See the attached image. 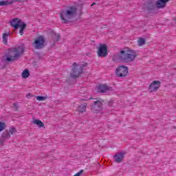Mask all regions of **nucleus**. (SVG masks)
<instances>
[{
  "label": "nucleus",
  "mask_w": 176,
  "mask_h": 176,
  "mask_svg": "<svg viewBox=\"0 0 176 176\" xmlns=\"http://www.w3.org/2000/svg\"><path fill=\"white\" fill-rule=\"evenodd\" d=\"M137 56H138V54L135 50L127 48L120 51L118 54L113 56V59L114 61H119V63H133Z\"/></svg>",
  "instance_id": "obj_1"
},
{
  "label": "nucleus",
  "mask_w": 176,
  "mask_h": 176,
  "mask_svg": "<svg viewBox=\"0 0 176 176\" xmlns=\"http://www.w3.org/2000/svg\"><path fill=\"white\" fill-rule=\"evenodd\" d=\"M78 14V8L75 6L67 7V9L60 12L59 17L62 23H69L74 20L75 16Z\"/></svg>",
  "instance_id": "obj_2"
},
{
  "label": "nucleus",
  "mask_w": 176,
  "mask_h": 176,
  "mask_svg": "<svg viewBox=\"0 0 176 176\" xmlns=\"http://www.w3.org/2000/svg\"><path fill=\"white\" fill-rule=\"evenodd\" d=\"M23 53H24V47L23 46L11 48L8 50L6 60L8 63L16 61V60H19L23 56Z\"/></svg>",
  "instance_id": "obj_3"
},
{
  "label": "nucleus",
  "mask_w": 176,
  "mask_h": 176,
  "mask_svg": "<svg viewBox=\"0 0 176 176\" xmlns=\"http://www.w3.org/2000/svg\"><path fill=\"white\" fill-rule=\"evenodd\" d=\"M82 74H83V66H80L78 63H74L72 65V72L70 74L71 78L74 79L79 78Z\"/></svg>",
  "instance_id": "obj_4"
},
{
  "label": "nucleus",
  "mask_w": 176,
  "mask_h": 176,
  "mask_svg": "<svg viewBox=\"0 0 176 176\" xmlns=\"http://www.w3.org/2000/svg\"><path fill=\"white\" fill-rule=\"evenodd\" d=\"M115 74L118 78H125L129 74V67L124 65L118 66L116 69Z\"/></svg>",
  "instance_id": "obj_5"
},
{
  "label": "nucleus",
  "mask_w": 176,
  "mask_h": 176,
  "mask_svg": "<svg viewBox=\"0 0 176 176\" xmlns=\"http://www.w3.org/2000/svg\"><path fill=\"white\" fill-rule=\"evenodd\" d=\"M32 45L34 49H43L45 47V38L42 36L37 37Z\"/></svg>",
  "instance_id": "obj_6"
},
{
  "label": "nucleus",
  "mask_w": 176,
  "mask_h": 176,
  "mask_svg": "<svg viewBox=\"0 0 176 176\" xmlns=\"http://www.w3.org/2000/svg\"><path fill=\"white\" fill-rule=\"evenodd\" d=\"M91 109L94 113H100L102 111V102L100 100L95 101L91 106Z\"/></svg>",
  "instance_id": "obj_7"
},
{
  "label": "nucleus",
  "mask_w": 176,
  "mask_h": 176,
  "mask_svg": "<svg viewBox=\"0 0 176 176\" xmlns=\"http://www.w3.org/2000/svg\"><path fill=\"white\" fill-rule=\"evenodd\" d=\"M98 57H107L108 56V47L105 44H100L97 51Z\"/></svg>",
  "instance_id": "obj_8"
},
{
  "label": "nucleus",
  "mask_w": 176,
  "mask_h": 176,
  "mask_svg": "<svg viewBox=\"0 0 176 176\" xmlns=\"http://www.w3.org/2000/svg\"><path fill=\"white\" fill-rule=\"evenodd\" d=\"M160 86H162V82L159 80H154L148 85V91L150 93L157 91L158 89H160Z\"/></svg>",
  "instance_id": "obj_9"
},
{
  "label": "nucleus",
  "mask_w": 176,
  "mask_h": 176,
  "mask_svg": "<svg viewBox=\"0 0 176 176\" xmlns=\"http://www.w3.org/2000/svg\"><path fill=\"white\" fill-rule=\"evenodd\" d=\"M113 90L112 87L108 86L107 84H100L97 87L98 93H109V91H112Z\"/></svg>",
  "instance_id": "obj_10"
},
{
  "label": "nucleus",
  "mask_w": 176,
  "mask_h": 176,
  "mask_svg": "<svg viewBox=\"0 0 176 176\" xmlns=\"http://www.w3.org/2000/svg\"><path fill=\"white\" fill-rule=\"evenodd\" d=\"M168 1L170 0H158L155 3V7L157 9H163V8H166Z\"/></svg>",
  "instance_id": "obj_11"
},
{
  "label": "nucleus",
  "mask_w": 176,
  "mask_h": 176,
  "mask_svg": "<svg viewBox=\"0 0 176 176\" xmlns=\"http://www.w3.org/2000/svg\"><path fill=\"white\" fill-rule=\"evenodd\" d=\"M113 157L116 163H122L123 159H124V153H117Z\"/></svg>",
  "instance_id": "obj_12"
},
{
  "label": "nucleus",
  "mask_w": 176,
  "mask_h": 176,
  "mask_svg": "<svg viewBox=\"0 0 176 176\" xmlns=\"http://www.w3.org/2000/svg\"><path fill=\"white\" fill-rule=\"evenodd\" d=\"M21 24V19H14L10 21V25H12V27H14V28L15 30H16V28H19V27H20V25Z\"/></svg>",
  "instance_id": "obj_13"
},
{
  "label": "nucleus",
  "mask_w": 176,
  "mask_h": 176,
  "mask_svg": "<svg viewBox=\"0 0 176 176\" xmlns=\"http://www.w3.org/2000/svg\"><path fill=\"white\" fill-rule=\"evenodd\" d=\"M86 108H87V104L83 103V104H80V106H78L77 111L80 113H83L86 112Z\"/></svg>",
  "instance_id": "obj_14"
},
{
  "label": "nucleus",
  "mask_w": 176,
  "mask_h": 176,
  "mask_svg": "<svg viewBox=\"0 0 176 176\" xmlns=\"http://www.w3.org/2000/svg\"><path fill=\"white\" fill-rule=\"evenodd\" d=\"M19 27H20L19 34L21 35H24V30H25V27H27V25L23 23L19 25Z\"/></svg>",
  "instance_id": "obj_15"
},
{
  "label": "nucleus",
  "mask_w": 176,
  "mask_h": 176,
  "mask_svg": "<svg viewBox=\"0 0 176 176\" xmlns=\"http://www.w3.org/2000/svg\"><path fill=\"white\" fill-rule=\"evenodd\" d=\"M10 32L3 34V43L8 45V38L9 37Z\"/></svg>",
  "instance_id": "obj_16"
},
{
  "label": "nucleus",
  "mask_w": 176,
  "mask_h": 176,
  "mask_svg": "<svg viewBox=\"0 0 176 176\" xmlns=\"http://www.w3.org/2000/svg\"><path fill=\"white\" fill-rule=\"evenodd\" d=\"M21 76L24 79H27V78L30 76V71H28V69L23 70Z\"/></svg>",
  "instance_id": "obj_17"
},
{
  "label": "nucleus",
  "mask_w": 176,
  "mask_h": 176,
  "mask_svg": "<svg viewBox=\"0 0 176 176\" xmlns=\"http://www.w3.org/2000/svg\"><path fill=\"white\" fill-rule=\"evenodd\" d=\"M33 124H36L37 126H38V127H43V126H45V124H43V122L39 120H34L33 121Z\"/></svg>",
  "instance_id": "obj_18"
},
{
  "label": "nucleus",
  "mask_w": 176,
  "mask_h": 176,
  "mask_svg": "<svg viewBox=\"0 0 176 176\" xmlns=\"http://www.w3.org/2000/svg\"><path fill=\"white\" fill-rule=\"evenodd\" d=\"M36 98L37 101H45V100H47L49 98V96H36Z\"/></svg>",
  "instance_id": "obj_19"
},
{
  "label": "nucleus",
  "mask_w": 176,
  "mask_h": 176,
  "mask_svg": "<svg viewBox=\"0 0 176 176\" xmlns=\"http://www.w3.org/2000/svg\"><path fill=\"white\" fill-rule=\"evenodd\" d=\"M145 40L144 38H140L138 40V46L141 47V46H144V45H145Z\"/></svg>",
  "instance_id": "obj_20"
},
{
  "label": "nucleus",
  "mask_w": 176,
  "mask_h": 176,
  "mask_svg": "<svg viewBox=\"0 0 176 176\" xmlns=\"http://www.w3.org/2000/svg\"><path fill=\"white\" fill-rule=\"evenodd\" d=\"M1 137L4 140H8V138L10 137V133H9V132H8V131L3 132L2 133Z\"/></svg>",
  "instance_id": "obj_21"
},
{
  "label": "nucleus",
  "mask_w": 176,
  "mask_h": 176,
  "mask_svg": "<svg viewBox=\"0 0 176 176\" xmlns=\"http://www.w3.org/2000/svg\"><path fill=\"white\" fill-rule=\"evenodd\" d=\"M6 129V124L0 121V133Z\"/></svg>",
  "instance_id": "obj_22"
},
{
  "label": "nucleus",
  "mask_w": 176,
  "mask_h": 176,
  "mask_svg": "<svg viewBox=\"0 0 176 176\" xmlns=\"http://www.w3.org/2000/svg\"><path fill=\"white\" fill-rule=\"evenodd\" d=\"M9 131H10V133L11 135H13V134H14V133H16V129H14V128H10V129H9Z\"/></svg>",
  "instance_id": "obj_23"
},
{
  "label": "nucleus",
  "mask_w": 176,
  "mask_h": 176,
  "mask_svg": "<svg viewBox=\"0 0 176 176\" xmlns=\"http://www.w3.org/2000/svg\"><path fill=\"white\" fill-rule=\"evenodd\" d=\"M60 34H55V41H56V42H58V41H60Z\"/></svg>",
  "instance_id": "obj_24"
},
{
  "label": "nucleus",
  "mask_w": 176,
  "mask_h": 176,
  "mask_svg": "<svg viewBox=\"0 0 176 176\" xmlns=\"http://www.w3.org/2000/svg\"><path fill=\"white\" fill-rule=\"evenodd\" d=\"M5 5H8V1H0V6H5Z\"/></svg>",
  "instance_id": "obj_25"
},
{
  "label": "nucleus",
  "mask_w": 176,
  "mask_h": 176,
  "mask_svg": "<svg viewBox=\"0 0 176 176\" xmlns=\"http://www.w3.org/2000/svg\"><path fill=\"white\" fill-rule=\"evenodd\" d=\"M3 140L4 139L1 136V138H0V145H3V142H4Z\"/></svg>",
  "instance_id": "obj_26"
},
{
  "label": "nucleus",
  "mask_w": 176,
  "mask_h": 176,
  "mask_svg": "<svg viewBox=\"0 0 176 176\" xmlns=\"http://www.w3.org/2000/svg\"><path fill=\"white\" fill-rule=\"evenodd\" d=\"M148 9H151V10L155 9V6H153V4H151L150 7H148Z\"/></svg>",
  "instance_id": "obj_27"
},
{
  "label": "nucleus",
  "mask_w": 176,
  "mask_h": 176,
  "mask_svg": "<svg viewBox=\"0 0 176 176\" xmlns=\"http://www.w3.org/2000/svg\"><path fill=\"white\" fill-rule=\"evenodd\" d=\"M29 96L32 97V95H31V94H29L27 95L28 98Z\"/></svg>",
  "instance_id": "obj_28"
},
{
  "label": "nucleus",
  "mask_w": 176,
  "mask_h": 176,
  "mask_svg": "<svg viewBox=\"0 0 176 176\" xmlns=\"http://www.w3.org/2000/svg\"><path fill=\"white\" fill-rule=\"evenodd\" d=\"M83 14V12H82V10L80 11V16H82V14Z\"/></svg>",
  "instance_id": "obj_29"
},
{
  "label": "nucleus",
  "mask_w": 176,
  "mask_h": 176,
  "mask_svg": "<svg viewBox=\"0 0 176 176\" xmlns=\"http://www.w3.org/2000/svg\"><path fill=\"white\" fill-rule=\"evenodd\" d=\"M81 101H87V99H81Z\"/></svg>",
  "instance_id": "obj_30"
},
{
  "label": "nucleus",
  "mask_w": 176,
  "mask_h": 176,
  "mask_svg": "<svg viewBox=\"0 0 176 176\" xmlns=\"http://www.w3.org/2000/svg\"><path fill=\"white\" fill-rule=\"evenodd\" d=\"M94 5H96V3H93L91 4V6H94Z\"/></svg>",
  "instance_id": "obj_31"
},
{
  "label": "nucleus",
  "mask_w": 176,
  "mask_h": 176,
  "mask_svg": "<svg viewBox=\"0 0 176 176\" xmlns=\"http://www.w3.org/2000/svg\"><path fill=\"white\" fill-rule=\"evenodd\" d=\"M88 100H91V98H89Z\"/></svg>",
  "instance_id": "obj_32"
}]
</instances>
